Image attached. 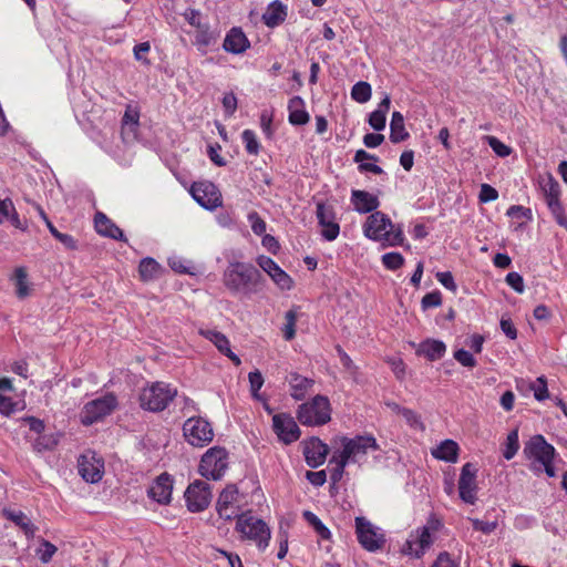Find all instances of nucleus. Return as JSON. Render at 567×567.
<instances>
[{"label": "nucleus", "mask_w": 567, "mask_h": 567, "mask_svg": "<svg viewBox=\"0 0 567 567\" xmlns=\"http://www.w3.org/2000/svg\"><path fill=\"white\" fill-rule=\"evenodd\" d=\"M470 520L475 530L482 532L483 534H486V535L493 533L498 526L496 520L495 522H484L478 518H470Z\"/></svg>", "instance_id": "nucleus-56"}, {"label": "nucleus", "mask_w": 567, "mask_h": 567, "mask_svg": "<svg viewBox=\"0 0 567 567\" xmlns=\"http://www.w3.org/2000/svg\"><path fill=\"white\" fill-rule=\"evenodd\" d=\"M272 427L278 439L285 444L296 442L301 434L295 419L287 413L274 415Z\"/></svg>", "instance_id": "nucleus-17"}, {"label": "nucleus", "mask_w": 567, "mask_h": 567, "mask_svg": "<svg viewBox=\"0 0 567 567\" xmlns=\"http://www.w3.org/2000/svg\"><path fill=\"white\" fill-rule=\"evenodd\" d=\"M355 533L360 545L369 550L377 551L385 543L384 534L365 517L355 518Z\"/></svg>", "instance_id": "nucleus-12"}, {"label": "nucleus", "mask_w": 567, "mask_h": 567, "mask_svg": "<svg viewBox=\"0 0 567 567\" xmlns=\"http://www.w3.org/2000/svg\"><path fill=\"white\" fill-rule=\"evenodd\" d=\"M187 508L198 513L208 507L212 501L210 485L203 481H195L185 491Z\"/></svg>", "instance_id": "nucleus-15"}, {"label": "nucleus", "mask_w": 567, "mask_h": 567, "mask_svg": "<svg viewBox=\"0 0 567 567\" xmlns=\"http://www.w3.org/2000/svg\"><path fill=\"white\" fill-rule=\"evenodd\" d=\"M371 85L368 82L360 81L351 89V97L358 103H365L371 99Z\"/></svg>", "instance_id": "nucleus-38"}, {"label": "nucleus", "mask_w": 567, "mask_h": 567, "mask_svg": "<svg viewBox=\"0 0 567 567\" xmlns=\"http://www.w3.org/2000/svg\"><path fill=\"white\" fill-rule=\"evenodd\" d=\"M316 215L319 225L322 227V237L329 241L334 240L340 233V226L336 221L333 207L319 202L317 203Z\"/></svg>", "instance_id": "nucleus-18"}, {"label": "nucleus", "mask_w": 567, "mask_h": 567, "mask_svg": "<svg viewBox=\"0 0 567 567\" xmlns=\"http://www.w3.org/2000/svg\"><path fill=\"white\" fill-rule=\"evenodd\" d=\"M78 470L81 477L87 483H97L104 473V462L95 453L87 452L80 456Z\"/></svg>", "instance_id": "nucleus-16"}, {"label": "nucleus", "mask_w": 567, "mask_h": 567, "mask_svg": "<svg viewBox=\"0 0 567 567\" xmlns=\"http://www.w3.org/2000/svg\"><path fill=\"white\" fill-rule=\"evenodd\" d=\"M409 137L404 126V117L400 112H393L390 122V140L392 143H400Z\"/></svg>", "instance_id": "nucleus-33"}, {"label": "nucleus", "mask_w": 567, "mask_h": 567, "mask_svg": "<svg viewBox=\"0 0 567 567\" xmlns=\"http://www.w3.org/2000/svg\"><path fill=\"white\" fill-rule=\"evenodd\" d=\"M241 138L245 144L247 153L251 155H257L259 153L260 144L254 131L245 130L241 133Z\"/></svg>", "instance_id": "nucleus-44"}, {"label": "nucleus", "mask_w": 567, "mask_h": 567, "mask_svg": "<svg viewBox=\"0 0 567 567\" xmlns=\"http://www.w3.org/2000/svg\"><path fill=\"white\" fill-rule=\"evenodd\" d=\"M506 215L508 217H512V218H526V219H530L532 218V210L529 208H526V207L520 206V205H513V206H511L507 209Z\"/></svg>", "instance_id": "nucleus-60"}, {"label": "nucleus", "mask_w": 567, "mask_h": 567, "mask_svg": "<svg viewBox=\"0 0 567 567\" xmlns=\"http://www.w3.org/2000/svg\"><path fill=\"white\" fill-rule=\"evenodd\" d=\"M330 464H336L334 468L331 471V480L337 483L342 478L344 468L350 462L334 450L330 458Z\"/></svg>", "instance_id": "nucleus-39"}, {"label": "nucleus", "mask_w": 567, "mask_h": 567, "mask_svg": "<svg viewBox=\"0 0 567 567\" xmlns=\"http://www.w3.org/2000/svg\"><path fill=\"white\" fill-rule=\"evenodd\" d=\"M487 143L489 147L501 157H506L511 155L512 148L507 145H505L502 141H499L495 136H487Z\"/></svg>", "instance_id": "nucleus-49"}, {"label": "nucleus", "mask_w": 567, "mask_h": 567, "mask_svg": "<svg viewBox=\"0 0 567 567\" xmlns=\"http://www.w3.org/2000/svg\"><path fill=\"white\" fill-rule=\"evenodd\" d=\"M440 528L441 522L434 516L430 517L424 526L411 532L402 547V553L413 558H421L433 545Z\"/></svg>", "instance_id": "nucleus-3"}, {"label": "nucleus", "mask_w": 567, "mask_h": 567, "mask_svg": "<svg viewBox=\"0 0 567 567\" xmlns=\"http://www.w3.org/2000/svg\"><path fill=\"white\" fill-rule=\"evenodd\" d=\"M302 517L305 520L313 527L316 533L322 538V539H329L331 537V533L329 528L320 520V518L313 514L310 511H305L302 513Z\"/></svg>", "instance_id": "nucleus-37"}, {"label": "nucleus", "mask_w": 567, "mask_h": 567, "mask_svg": "<svg viewBox=\"0 0 567 567\" xmlns=\"http://www.w3.org/2000/svg\"><path fill=\"white\" fill-rule=\"evenodd\" d=\"M286 7L281 2L275 1L268 6L262 20L267 27L274 28L279 25L286 19Z\"/></svg>", "instance_id": "nucleus-32"}, {"label": "nucleus", "mask_w": 567, "mask_h": 567, "mask_svg": "<svg viewBox=\"0 0 567 567\" xmlns=\"http://www.w3.org/2000/svg\"><path fill=\"white\" fill-rule=\"evenodd\" d=\"M236 530L243 539L254 542L260 550H265L269 545L271 533L268 525L248 513L238 516Z\"/></svg>", "instance_id": "nucleus-5"}, {"label": "nucleus", "mask_w": 567, "mask_h": 567, "mask_svg": "<svg viewBox=\"0 0 567 567\" xmlns=\"http://www.w3.org/2000/svg\"><path fill=\"white\" fill-rule=\"evenodd\" d=\"M336 349L343 369L349 373L350 377L355 379L358 373V367L353 363L351 358L347 354V352L343 351V349L340 346H337Z\"/></svg>", "instance_id": "nucleus-47"}, {"label": "nucleus", "mask_w": 567, "mask_h": 567, "mask_svg": "<svg viewBox=\"0 0 567 567\" xmlns=\"http://www.w3.org/2000/svg\"><path fill=\"white\" fill-rule=\"evenodd\" d=\"M225 115L230 117L237 110V97L233 92L225 93L221 100Z\"/></svg>", "instance_id": "nucleus-52"}, {"label": "nucleus", "mask_w": 567, "mask_h": 567, "mask_svg": "<svg viewBox=\"0 0 567 567\" xmlns=\"http://www.w3.org/2000/svg\"><path fill=\"white\" fill-rule=\"evenodd\" d=\"M161 265L153 258H143L138 266V272L143 281L157 279L162 274Z\"/></svg>", "instance_id": "nucleus-34"}, {"label": "nucleus", "mask_w": 567, "mask_h": 567, "mask_svg": "<svg viewBox=\"0 0 567 567\" xmlns=\"http://www.w3.org/2000/svg\"><path fill=\"white\" fill-rule=\"evenodd\" d=\"M351 202L354 209L360 214H367L375 210L379 207V199L377 196L365 190H352Z\"/></svg>", "instance_id": "nucleus-26"}, {"label": "nucleus", "mask_w": 567, "mask_h": 567, "mask_svg": "<svg viewBox=\"0 0 567 567\" xmlns=\"http://www.w3.org/2000/svg\"><path fill=\"white\" fill-rule=\"evenodd\" d=\"M117 399L113 393H106L87 402L80 414L81 423L83 425H92L103 420L117 408Z\"/></svg>", "instance_id": "nucleus-8"}, {"label": "nucleus", "mask_w": 567, "mask_h": 567, "mask_svg": "<svg viewBox=\"0 0 567 567\" xmlns=\"http://www.w3.org/2000/svg\"><path fill=\"white\" fill-rule=\"evenodd\" d=\"M460 447L453 440H444L440 445L432 450V456L449 463H456L458 458Z\"/></svg>", "instance_id": "nucleus-29"}, {"label": "nucleus", "mask_w": 567, "mask_h": 567, "mask_svg": "<svg viewBox=\"0 0 567 567\" xmlns=\"http://www.w3.org/2000/svg\"><path fill=\"white\" fill-rule=\"evenodd\" d=\"M183 17L192 27L196 29L205 24L202 23V13L198 10L187 9L183 13Z\"/></svg>", "instance_id": "nucleus-61"}, {"label": "nucleus", "mask_w": 567, "mask_h": 567, "mask_svg": "<svg viewBox=\"0 0 567 567\" xmlns=\"http://www.w3.org/2000/svg\"><path fill=\"white\" fill-rule=\"evenodd\" d=\"M431 567H460V563L453 559L447 551H442Z\"/></svg>", "instance_id": "nucleus-57"}, {"label": "nucleus", "mask_w": 567, "mask_h": 567, "mask_svg": "<svg viewBox=\"0 0 567 567\" xmlns=\"http://www.w3.org/2000/svg\"><path fill=\"white\" fill-rule=\"evenodd\" d=\"M328 452V445L318 437H311L309 441L305 442L303 455L306 463L310 467L316 468L322 465L327 458Z\"/></svg>", "instance_id": "nucleus-20"}, {"label": "nucleus", "mask_w": 567, "mask_h": 567, "mask_svg": "<svg viewBox=\"0 0 567 567\" xmlns=\"http://www.w3.org/2000/svg\"><path fill=\"white\" fill-rule=\"evenodd\" d=\"M248 220L256 235L261 236L266 231V223L256 212L249 213Z\"/></svg>", "instance_id": "nucleus-55"}, {"label": "nucleus", "mask_w": 567, "mask_h": 567, "mask_svg": "<svg viewBox=\"0 0 567 567\" xmlns=\"http://www.w3.org/2000/svg\"><path fill=\"white\" fill-rule=\"evenodd\" d=\"M249 45L250 43L247 37L239 28L230 29V31L226 34L223 43L224 50L233 54L244 53L249 48Z\"/></svg>", "instance_id": "nucleus-23"}, {"label": "nucleus", "mask_w": 567, "mask_h": 567, "mask_svg": "<svg viewBox=\"0 0 567 567\" xmlns=\"http://www.w3.org/2000/svg\"><path fill=\"white\" fill-rule=\"evenodd\" d=\"M56 553V547L48 540H43L41 544V548L38 550L39 559L47 564L49 563L53 555Z\"/></svg>", "instance_id": "nucleus-53"}, {"label": "nucleus", "mask_w": 567, "mask_h": 567, "mask_svg": "<svg viewBox=\"0 0 567 567\" xmlns=\"http://www.w3.org/2000/svg\"><path fill=\"white\" fill-rule=\"evenodd\" d=\"M12 279L14 281L16 293H17L18 298H20V299L27 298L30 295L31 289H30V285L28 281V274H27L25 268L18 267L14 270V275H13Z\"/></svg>", "instance_id": "nucleus-36"}, {"label": "nucleus", "mask_w": 567, "mask_h": 567, "mask_svg": "<svg viewBox=\"0 0 567 567\" xmlns=\"http://www.w3.org/2000/svg\"><path fill=\"white\" fill-rule=\"evenodd\" d=\"M436 279L442 286H444L446 289L451 291H455L457 288L454 278L450 271L437 272Z\"/></svg>", "instance_id": "nucleus-63"}, {"label": "nucleus", "mask_w": 567, "mask_h": 567, "mask_svg": "<svg viewBox=\"0 0 567 567\" xmlns=\"http://www.w3.org/2000/svg\"><path fill=\"white\" fill-rule=\"evenodd\" d=\"M257 264L281 290H290L292 288L293 281L291 277L274 259L261 255L257 258Z\"/></svg>", "instance_id": "nucleus-19"}, {"label": "nucleus", "mask_w": 567, "mask_h": 567, "mask_svg": "<svg viewBox=\"0 0 567 567\" xmlns=\"http://www.w3.org/2000/svg\"><path fill=\"white\" fill-rule=\"evenodd\" d=\"M286 323L282 327L284 338L287 341H290L296 336V323L298 320V312L296 309H290L285 315Z\"/></svg>", "instance_id": "nucleus-41"}, {"label": "nucleus", "mask_w": 567, "mask_h": 567, "mask_svg": "<svg viewBox=\"0 0 567 567\" xmlns=\"http://www.w3.org/2000/svg\"><path fill=\"white\" fill-rule=\"evenodd\" d=\"M525 456L530 461V470L542 473V464L554 460L555 449L542 435L533 436L524 447Z\"/></svg>", "instance_id": "nucleus-9"}, {"label": "nucleus", "mask_w": 567, "mask_h": 567, "mask_svg": "<svg viewBox=\"0 0 567 567\" xmlns=\"http://www.w3.org/2000/svg\"><path fill=\"white\" fill-rule=\"evenodd\" d=\"M400 415H402V417L411 427L424 430V424L422 423L420 415L413 410L404 408Z\"/></svg>", "instance_id": "nucleus-50"}, {"label": "nucleus", "mask_w": 567, "mask_h": 567, "mask_svg": "<svg viewBox=\"0 0 567 567\" xmlns=\"http://www.w3.org/2000/svg\"><path fill=\"white\" fill-rule=\"evenodd\" d=\"M382 264L386 269L396 270L404 264V258L400 252H386L382 256Z\"/></svg>", "instance_id": "nucleus-46"}, {"label": "nucleus", "mask_w": 567, "mask_h": 567, "mask_svg": "<svg viewBox=\"0 0 567 567\" xmlns=\"http://www.w3.org/2000/svg\"><path fill=\"white\" fill-rule=\"evenodd\" d=\"M248 380L250 384V390L254 398H258V391L261 389L264 384V377L259 370H255L249 372Z\"/></svg>", "instance_id": "nucleus-54"}, {"label": "nucleus", "mask_w": 567, "mask_h": 567, "mask_svg": "<svg viewBox=\"0 0 567 567\" xmlns=\"http://www.w3.org/2000/svg\"><path fill=\"white\" fill-rule=\"evenodd\" d=\"M177 390L168 383L154 382L140 394L141 408L151 412L165 410L176 396Z\"/></svg>", "instance_id": "nucleus-4"}, {"label": "nucleus", "mask_w": 567, "mask_h": 567, "mask_svg": "<svg viewBox=\"0 0 567 567\" xmlns=\"http://www.w3.org/2000/svg\"><path fill=\"white\" fill-rule=\"evenodd\" d=\"M183 432L186 441L196 447H203L214 439L210 423L202 416L187 419L183 425Z\"/></svg>", "instance_id": "nucleus-10"}, {"label": "nucleus", "mask_w": 567, "mask_h": 567, "mask_svg": "<svg viewBox=\"0 0 567 567\" xmlns=\"http://www.w3.org/2000/svg\"><path fill=\"white\" fill-rule=\"evenodd\" d=\"M477 471L475 464L465 463L462 466L458 478V496L464 503L470 505H474L477 502Z\"/></svg>", "instance_id": "nucleus-14"}, {"label": "nucleus", "mask_w": 567, "mask_h": 567, "mask_svg": "<svg viewBox=\"0 0 567 567\" xmlns=\"http://www.w3.org/2000/svg\"><path fill=\"white\" fill-rule=\"evenodd\" d=\"M196 35L194 44L197 47V49L202 52H206V49L213 44L216 43V34L209 30V27L207 24H204L196 29Z\"/></svg>", "instance_id": "nucleus-35"}, {"label": "nucleus", "mask_w": 567, "mask_h": 567, "mask_svg": "<svg viewBox=\"0 0 567 567\" xmlns=\"http://www.w3.org/2000/svg\"><path fill=\"white\" fill-rule=\"evenodd\" d=\"M454 359L465 368H474L477 363L473 354L464 349L456 350L454 352Z\"/></svg>", "instance_id": "nucleus-51"}, {"label": "nucleus", "mask_w": 567, "mask_h": 567, "mask_svg": "<svg viewBox=\"0 0 567 567\" xmlns=\"http://www.w3.org/2000/svg\"><path fill=\"white\" fill-rule=\"evenodd\" d=\"M391 100L386 94L379 103L378 109L369 115V125L375 131H382L385 127L386 113L390 109Z\"/></svg>", "instance_id": "nucleus-31"}, {"label": "nucleus", "mask_w": 567, "mask_h": 567, "mask_svg": "<svg viewBox=\"0 0 567 567\" xmlns=\"http://www.w3.org/2000/svg\"><path fill=\"white\" fill-rule=\"evenodd\" d=\"M542 189L546 203L559 199L560 186L558 182L555 181L553 177H548L546 181L542 183Z\"/></svg>", "instance_id": "nucleus-42"}, {"label": "nucleus", "mask_w": 567, "mask_h": 567, "mask_svg": "<svg viewBox=\"0 0 567 567\" xmlns=\"http://www.w3.org/2000/svg\"><path fill=\"white\" fill-rule=\"evenodd\" d=\"M2 515L19 526L27 537H33L37 527L28 518V516L21 511H13L9 508L2 509Z\"/></svg>", "instance_id": "nucleus-30"}, {"label": "nucleus", "mask_w": 567, "mask_h": 567, "mask_svg": "<svg viewBox=\"0 0 567 567\" xmlns=\"http://www.w3.org/2000/svg\"><path fill=\"white\" fill-rule=\"evenodd\" d=\"M200 333L214 343L219 352L229 358L235 365H240L239 357L231 351L229 340L224 333L217 330H202Z\"/></svg>", "instance_id": "nucleus-22"}, {"label": "nucleus", "mask_w": 567, "mask_h": 567, "mask_svg": "<svg viewBox=\"0 0 567 567\" xmlns=\"http://www.w3.org/2000/svg\"><path fill=\"white\" fill-rule=\"evenodd\" d=\"M315 381L298 373H291L289 378L290 395L296 401H301L312 389Z\"/></svg>", "instance_id": "nucleus-27"}, {"label": "nucleus", "mask_w": 567, "mask_h": 567, "mask_svg": "<svg viewBox=\"0 0 567 567\" xmlns=\"http://www.w3.org/2000/svg\"><path fill=\"white\" fill-rule=\"evenodd\" d=\"M518 449H519L518 431L513 430L507 435L506 447L503 452V456L506 460H512L515 456V454L517 453Z\"/></svg>", "instance_id": "nucleus-43"}, {"label": "nucleus", "mask_w": 567, "mask_h": 567, "mask_svg": "<svg viewBox=\"0 0 567 567\" xmlns=\"http://www.w3.org/2000/svg\"><path fill=\"white\" fill-rule=\"evenodd\" d=\"M445 352V343L435 339H426L422 341L416 350V354L424 355L429 361L440 360Z\"/></svg>", "instance_id": "nucleus-28"}, {"label": "nucleus", "mask_w": 567, "mask_h": 567, "mask_svg": "<svg viewBox=\"0 0 567 567\" xmlns=\"http://www.w3.org/2000/svg\"><path fill=\"white\" fill-rule=\"evenodd\" d=\"M96 231L104 237L126 241L123 231L103 213H96L94 218Z\"/></svg>", "instance_id": "nucleus-24"}, {"label": "nucleus", "mask_w": 567, "mask_h": 567, "mask_svg": "<svg viewBox=\"0 0 567 567\" xmlns=\"http://www.w3.org/2000/svg\"><path fill=\"white\" fill-rule=\"evenodd\" d=\"M193 198L205 209L214 210L221 206V194L209 181L195 182L190 187Z\"/></svg>", "instance_id": "nucleus-13"}, {"label": "nucleus", "mask_w": 567, "mask_h": 567, "mask_svg": "<svg viewBox=\"0 0 567 567\" xmlns=\"http://www.w3.org/2000/svg\"><path fill=\"white\" fill-rule=\"evenodd\" d=\"M14 205L11 199H0V224L10 219L14 215Z\"/></svg>", "instance_id": "nucleus-58"}, {"label": "nucleus", "mask_w": 567, "mask_h": 567, "mask_svg": "<svg viewBox=\"0 0 567 567\" xmlns=\"http://www.w3.org/2000/svg\"><path fill=\"white\" fill-rule=\"evenodd\" d=\"M225 287L235 295L250 297L264 288V278L260 271L251 264L229 262L223 274Z\"/></svg>", "instance_id": "nucleus-1"}, {"label": "nucleus", "mask_w": 567, "mask_h": 567, "mask_svg": "<svg viewBox=\"0 0 567 567\" xmlns=\"http://www.w3.org/2000/svg\"><path fill=\"white\" fill-rule=\"evenodd\" d=\"M227 467V452L223 447H212L202 457L199 474L208 480H220Z\"/></svg>", "instance_id": "nucleus-11"}, {"label": "nucleus", "mask_w": 567, "mask_h": 567, "mask_svg": "<svg viewBox=\"0 0 567 567\" xmlns=\"http://www.w3.org/2000/svg\"><path fill=\"white\" fill-rule=\"evenodd\" d=\"M238 489L234 485L227 486L219 495L217 501V508L237 505Z\"/></svg>", "instance_id": "nucleus-40"}, {"label": "nucleus", "mask_w": 567, "mask_h": 567, "mask_svg": "<svg viewBox=\"0 0 567 567\" xmlns=\"http://www.w3.org/2000/svg\"><path fill=\"white\" fill-rule=\"evenodd\" d=\"M501 329L504 334L511 340H515L517 338V330L509 318H502L499 322Z\"/></svg>", "instance_id": "nucleus-64"}, {"label": "nucleus", "mask_w": 567, "mask_h": 567, "mask_svg": "<svg viewBox=\"0 0 567 567\" xmlns=\"http://www.w3.org/2000/svg\"><path fill=\"white\" fill-rule=\"evenodd\" d=\"M442 305V295L439 290L426 293L421 301V306L423 310H427L430 308H437Z\"/></svg>", "instance_id": "nucleus-48"}, {"label": "nucleus", "mask_w": 567, "mask_h": 567, "mask_svg": "<svg viewBox=\"0 0 567 567\" xmlns=\"http://www.w3.org/2000/svg\"><path fill=\"white\" fill-rule=\"evenodd\" d=\"M365 237L382 241L386 246H400L404 241L403 229L395 226L391 219L381 212L372 213L363 226Z\"/></svg>", "instance_id": "nucleus-2"}, {"label": "nucleus", "mask_w": 567, "mask_h": 567, "mask_svg": "<svg viewBox=\"0 0 567 567\" xmlns=\"http://www.w3.org/2000/svg\"><path fill=\"white\" fill-rule=\"evenodd\" d=\"M505 281L516 292L522 293L524 291V280H523V277L518 272H508L506 275Z\"/></svg>", "instance_id": "nucleus-59"}, {"label": "nucleus", "mask_w": 567, "mask_h": 567, "mask_svg": "<svg viewBox=\"0 0 567 567\" xmlns=\"http://www.w3.org/2000/svg\"><path fill=\"white\" fill-rule=\"evenodd\" d=\"M338 451L350 463H361L365 460L369 452L380 449L377 440L372 435H357L352 439L342 436L339 439Z\"/></svg>", "instance_id": "nucleus-6"}, {"label": "nucleus", "mask_w": 567, "mask_h": 567, "mask_svg": "<svg viewBox=\"0 0 567 567\" xmlns=\"http://www.w3.org/2000/svg\"><path fill=\"white\" fill-rule=\"evenodd\" d=\"M497 190L488 184H483L480 192V200L482 203H488L497 199Z\"/></svg>", "instance_id": "nucleus-62"}, {"label": "nucleus", "mask_w": 567, "mask_h": 567, "mask_svg": "<svg viewBox=\"0 0 567 567\" xmlns=\"http://www.w3.org/2000/svg\"><path fill=\"white\" fill-rule=\"evenodd\" d=\"M173 480L167 473L161 474L148 488V496L159 504L171 502Z\"/></svg>", "instance_id": "nucleus-21"}, {"label": "nucleus", "mask_w": 567, "mask_h": 567, "mask_svg": "<svg viewBox=\"0 0 567 567\" xmlns=\"http://www.w3.org/2000/svg\"><path fill=\"white\" fill-rule=\"evenodd\" d=\"M529 389L534 392V396L537 401H544L548 398V388L545 377H539L536 381L529 384Z\"/></svg>", "instance_id": "nucleus-45"}, {"label": "nucleus", "mask_w": 567, "mask_h": 567, "mask_svg": "<svg viewBox=\"0 0 567 567\" xmlns=\"http://www.w3.org/2000/svg\"><path fill=\"white\" fill-rule=\"evenodd\" d=\"M297 419L302 425L319 426L331 420L330 402L324 395H316L311 401L299 405Z\"/></svg>", "instance_id": "nucleus-7"}, {"label": "nucleus", "mask_w": 567, "mask_h": 567, "mask_svg": "<svg viewBox=\"0 0 567 567\" xmlns=\"http://www.w3.org/2000/svg\"><path fill=\"white\" fill-rule=\"evenodd\" d=\"M288 112V121L291 125H306L310 120V115L306 110V103L300 96H293L289 100Z\"/></svg>", "instance_id": "nucleus-25"}]
</instances>
